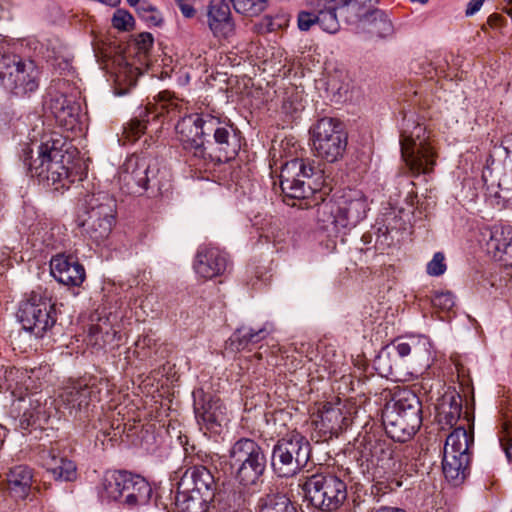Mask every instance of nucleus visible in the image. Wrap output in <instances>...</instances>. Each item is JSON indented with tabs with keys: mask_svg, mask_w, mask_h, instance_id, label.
Listing matches in <instances>:
<instances>
[{
	"mask_svg": "<svg viewBox=\"0 0 512 512\" xmlns=\"http://www.w3.org/2000/svg\"><path fill=\"white\" fill-rule=\"evenodd\" d=\"M43 369V374L39 378L33 377L31 380L22 381L19 386L22 388V394H16L17 400L12 404V416L19 418V426L21 429H28L33 425H41L46 422L50 416L47 408L48 399L40 389L44 381L43 378L47 374V367Z\"/></svg>",
	"mask_w": 512,
	"mask_h": 512,
	"instance_id": "nucleus-5",
	"label": "nucleus"
},
{
	"mask_svg": "<svg viewBox=\"0 0 512 512\" xmlns=\"http://www.w3.org/2000/svg\"><path fill=\"white\" fill-rule=\"evenodd\" d=\"M512 227H494L486 242L487 253L497 262H502L512 237Z\"/></svg>",
	"mask_w": 512,
	"mask_h": 512,
	"instance_id": "nucleus-29",
	"label": "nucleus"
},
{
	"mask_svg": "<svg viewBox=\"0 0 512 512\" xmlns=\"http://www.w3.org/2000/svg\"><path fill=\"white\" fill-rule=\"evenodd\" d=\"M47 106L59 126L67 131H73L78 127L81 117V107L73 98L61 93H56L51 95Z\"/></svg>",
	"mask_w": 512,
	"mask_h": 512,
	"instance_id": "nucleus-19",
	"label": "nucleus"
},
{
	"mask_svg": "<svg viewBox=\"0 0 512 512\" xmlns=\"http://www.w3.org/2000/svg\"><path fill=\"white\" fill-rule=\"evenodd\" d=\"M345 420L339 406L325 404L313 419V423L321 433L334 434L343 428Z\"/></svg>",
	"mask_w": 512,
	"mask_h": 512,
	"instance_id": "nucleus-26",
	"label": "nucleus"
},
{
	"mask_svg": "<svg viewBox=\"0 0 512 512\" xmlns=\"http://www.w3.org/2000/svg\"><path fill=\"white\" fill-rule=\"evenodd\" d=\"M501 445L505 451L506 457L509 461H512V435L509 431L505 432V435L501 438Z\"/></svg>",
	"mask_w": 512,
	"mask_h": 512,
	"instance_id": "nucleus-48",
	"label": "nucleus"
},
{
	"mask_svg": "<svg viewBox=\"0 0 512 512\" xmlns=\"http://www.w3.org/2000/svg\"><path fill=\"white\" fill-rule=\"evenodd\" d=\"M432 306L441 311H450L455 306V296L449 291H437L431 299Z\"/></svg>",
	"mask_w": 512,
	"mask_h": 512,
	"instance_id": "nucleus-43",
	"label": "nucleus"
},
{
	"mask_svg": "<svg viewBox=\"0 0 512 512\" xmlns=\"http://www.w3.org/2000/svg\"><path fill=\"white\" fill-rule=\"evenodd\" d=\"M43 372L41 368L27 370L0 365V390L9 391L13 397L16 394L21 395L22 388L19 384L27 379L31 380L33 377L39 378Z\"/></svg>",
	"mask_w": 512,
	"mask_h": 512,
	"instance_id": "nucleus-24",
	"label": "nucleus"
},
{
	"mask_svg": "<svg viewBox=\"0 0 512 512\" xmlns=\"http://www.w3.org/2000/svg\"><path fill=\"white\" fill-rule=\"evenodd\" d=\"M210 31L217 38H228L234 32L229 5L223 2L210 4L207 11Z\"/></svg>",
	"mask_w": 512,
	"mask_h": 512,
	"instance_id": "nucleus-23",
	"label": "nucleus"
},
{
	"mask_svg": "<svg viewBox=\"0 0 512 512\" xmlns=\"http://www.w3.org/2000/svg\"><path fill=\"white\" fill-rule=\"evenodd\" d=\"M50 272L56 281L66 286H80L85 280L84 267L72 256L58 254L50 261Z\"/></svg>",
	"mask_w": 512,
	"mask_h": 512,
	"instance_id": "nucleus-21",
	"label": "nucleus"
},
{
	"mask_svg": "<svg viewBox=\"0 0 512 512\" xmlns=\"http://www.w3.org/2000/svg\"><path fill=\"white\" fill-rule=\"evenodd\" d=\"M234 9L246 16H256L266 7V0H230Z\"/></svg>",
	"mask_w": 512,
	"mask_h": 512,
	"instance_id": "nucleus-40",
	"label": "nucleus"
},
{
	"mask_svg": "<svg viewBox=\"0 0 512 512\" xmlns=\"http://www.w3.org/2000/svg\"><path fill=\"white\" fill-rule=\"evenodd\" d=\"M68 143L64 136L53 132L45 135L37 148V157L30 163V170L34 176L47 185L66 187L69 180V168L66 165Z\"/></svg>",
	"mask_w": 512,
	"mask_h": 512,
	"instance_id": "nucleus-2",
	"label": "nucleus"
},
{
	"mask_svg": "<svg viewBox=\"0 0 512 512\" xmlns=\"http://www.w3.org/2000/svg\"><path fill=\"white\" fill-rule=\"evenodd\" d=\"M22 58L17 55H2L0 57V85L15 93Z\"/></svg>",
	"mask_w": 512,
	"mask_h": 512,
	"instance_id": "nucleus-32",
	"label": "nucleus"
},
{
	"mask_svg": "<svg viewBox=\"0 0 512 512\" xmlns=\"http://www.w3.org/2000/svg\"><path fill=\"white\" fill-rule=\"evenodd\" d=\"M487 191L490 196L512 204V169L496 174L494 179L487 184Z\"/></svg>",
	"mask_w": 512,
	"mask_h": 512,
	"instance_id": "nucleus-37",
	"label": "nucleus"
},
{
	"mask_svg": "<svg viewBox=\"0 0 512 512\" xmlns=\"http://www.w3.org/2000/svg\"><path fill=\"white\" fill-rule=\"evenodd\" d=\"M123 502L128 506L146 504L152 494L149 483L141 476L127 473Z\"/></svg>",
	"mask_w": 512,
	"mask_h": 512,
	"instance_id": "nucleus-25",
	"label": "nucleus"
},
{
	"mask_svg": "<svg viewBox=\"0 0 512 512\" xmlns=\"http://www.w3.org/2000/svg\"><path fill=\"white\" fill-rule=\"evenodd\" d=\"M483 3H484V0H470L467 4L465 14L467 16L474 15L481 9Z\"/></svg>",
	"mask_w": 512,
	"mask_h": 512,
	"instance_id": "nucleus-50",
	"label": "nucleus"
},
{
	"mask_svg": "<svg viewBox=\"0 0 512 512\" xmlns=\"http://www.w3.org/2000/svg\"><path fill=\"white\" fill-rule=\"evenodd\" d=\"M383 425L390 438L410 440L422 424V404L412 391L403 390L387 403L382 413Z\"/></svg>",
	"mask_w": 512,
	"mask_h": 512,
	"instance_id": "nucleus-3",
	"label": "nucleus"
},
{
	"mask_svg": "<svg viewBox=\"0 0 512 512\" xmlns=\"http://www.w3.org/2000/svg\"><path fill=\"white\" fill-rule=\"evenodd\" d=\"M347 0H306L307 10L298 13V28L308 31L313 25L330 34L340 30L338 11Z\"/></svg>",
	"mask_w": 512,
	"mask_h": 512,
	"instance_id": "nucleus-12",
	"label": "nucleus"
},
{
	"mask_svg": "<svg viewBox=\"0 0 512 512\" xmlns=\"http://www.w3.org/2000/svg\"><path fill=\"white\" fill-rule=\"evenodd\" d=\"M273 332V326L266 323L263 327L254 330L242 327L232 336V342L237 343V349H244L249 344H255Z\"/></svg>",
	"mask_w": 512,
	"mask_h": 512,
	"instance_id": "nucleus-38",
	"label": "nucleus"
},
{
	"mask_svg": "<svg viewBox=\"0 0 512 512\" xmlns=\"http://www.w3.org/2000/svg\"><path fill=\"white\" fill-rule=\"evenodd\" d=\"M460 412H461V404H460V402H456L455 399L453 398V402L451 403V411H450L451 418L452 419L458 418L460 415Z\"/></svg>",
	"mask_w": 512,
	"mask_h": 512,
	"instance_id": "nucleus-53",
	"label": "nucleus"
},
{
	"mask_svg": "<svg viewBox=\"0 0 512 512\" xmlns=\"http://www.w3.org/2000/svg\"><path fill=\"white\" fill-rule=\"evenodd\" d=\"M427 341L424 338H410L408 341H400L395 344V349L400 357H406L412 352L418 354L421 347L425 348Z\"/></svg>",
	"mask_w": 512,
	"mask_h": 512,
	"instance_id": "nucleus-41",
	"label": "nucleus"
},
{
	"mask_svg": "<svg viewBox=\"0 0 512 512\" xmlns=\"http://www.w3.org/2000/svg\"><path fill=\"white\" fill-rule=\"evenodd\" d=\"M112 24L118 30L127 31L133 27L134 18L128 11L118 9L113 15Z\"/></svg>",
	"mask_w": 512,
	"mask_h": 512,
	"instance_id": "nucleus-44",
	"label": "nucleus"
},
{
	"mask_svg": "<svg viewBox=\"0 0 512 512\" xmlns=\"http://www.w3.org/2000/svg\"><path fill=\"white\" fill-rule=\"evenodd\" d=\"M136 84L135 80H130V86H134Z\"/></svg>",
	"mask_w": 512,
	"mask_h": 512,
	"instance_id": "nucleus-59",
	"label": "nucleus"
},
{
	"mask_svg": "<svg viewBox=\"0 0 512 512\" xmlns=\"http://www.w3.org/2000/svg\"><path fill=\"white\" fill-rule=\"evenodd\" d=\"M473 443V433L468 432L463 427H458L446 438L444 452L460 456H470L469 449Z\"/></svg>",
	"mask_w": 512,
	"mask_h": 512,
	"instance_id": "nucleus-35",
	"label": "nucleus"
},
{
	"mask_svg": "<svg viewBox=\"0 0 512 512\" xmlns=\"http://www.w3.org/2000/svg\"><path fill=\"white\" fill-rule=\"evenodd\" d=\"M210 114H193L183 117L176 125V133L183 148L195 158L205 159L204 137L207 135L206 122Z\"/></svg>",
	"mask_w": 512,
	"mask_h": 512,
	"instance_id": "nucleus-15",
	"label": "nucleus"
},
{
	"mask_svg": "<svg viewBox=\"0 0 512 512\" xmlns=\"http://www.w3.org/2000/svg\"><path fill=\"white\" fill-rule=\"evenodd\" d=\"M144 0H127L128 4L131 7H134L135 10L140 6L141 3H143Z\"/></svg>",
	"mask_w": 512,
	"mask_h": 512,
	"instance_id": "nucleus-55",
	"label": "nucleus"
},
{
	"mask_svg": "<svg viewBox=\"0 0 512 512\" xmlns=\"http://www.w3.org/2000/svg\"><path fill=\"white\" fill-rule=\"evenodd\" d=\"M154 176L150 160L137 155L127 157L118 172L121 189L129 194H142Z\"/></svg>",
	"mask_w": 512,
	"mask_h": 512,
	"instance_id": "nucleus-14",
	"label": "nucleus"
},
{
	"mask_svg": "<svg viewBox=\"0 0 512 512\" xmlns=\"http://www.w3.org/2000/svg\"><path fill=\"white\" fill-rule=\"evenodd\" d=\"M126 471L106 472L102 479L101 496L110 500H122L127 481Z\"/></svg>",
	"mask_w": 512,
	"mask_h": 512,
	"instance_id": "nucleus-34",
	"label": "nucleus"
},
{
	"mask_svg": "<svg viewBox=\"0 0 512 512\" xmlns=\"http://www.w3.org/2000/svg\"><path fill=\"white\" fill-rule=\"evenodd\" d=\"M39 71L32 60L22 59L15 89L16 96H24L28 93L34 92L38 88Z\"/></svg>",
	"mask_w": 512,
	"mask_h": 512,
	"instance_id": "nucleus-33",
	"label": "nucleus"
},
{
	"mask_svg": "<svg viewBox=\"0 0 512 512\" xmlns=\"http://www.w3.org/2000/svg\"><path fill=\"white\" fill-rule=\"evenodd\" d=\"M358 33L384 38L393 33V25L383 11L372 8L366 18L362 19Z\"/></svg>",
	"mask_w": 512,
	"mask_h": 512,
	"instance_id": "nucleus-27",
	"label": "nucleus"
},
{
	"mask_svg": "<svg viewBox=\"0 0 512 512\" xmlns=\"http://www.w3.org/2000/svg\"><path fill=\"white\" fill-rule=\"evenodd\" d=\"M207 135L213 134L214 144L218 151L219 161H230L238 154L241 144L233 126L219 117L209 115L205 123Z\"/></svg>",
	"mask_w": 512,
	"mask_h": 512,
	"instance_id": "nucleus-16",
	"label": "nucleus"
},
{
	"mask_svg": "<svg viewBox=\"0 0 512 512\" xmlns=\"http://www.w3.org/2000/svg\"><path fill=\"white\" fill-rule=\"evenodd\" d=\"M259 512H297L291 500L281 493L270 494L260 500Z\"/></svg>",
	"mask_w": 512,
	"mask_h": 512,
	"instance_id": "nucleus-39",
	"label": "nucleus"
},
{
	"mask_svg": "<svg viewBox=\"0 0 512 512\" xmlns=\"http://www.w3.org/2000/svg\"><path fill=\"white\" fill-rule=\"evenodd\" d=\"M41 464L50 472L55 480L73 481L77 477L76 465L73 461L60 456L55 448L43 449L40 452Z\"/></svg>",
	"mask_w": 512,
	"mask_h": 512,
	"instance_id": "nucleus-22",
	"label": "nucleus"
},
{
	"mask_svg": "<svg viewBox=\"0 0 512 512\" xmlns=\"http://www.w3.org/2000/svg\"><path fill=\"white\" fill-rule=\"evenodd\" d=\"M178 485L179 489L191 491L210 502L215 499L216 482L212 473L205 466L189 467L180 478Z\"/></svg>",
	"mask_w": 512,
	"mask_h": 512,
	"instance_id": "nucleus-18",
	"label": "nucleus"
},
{
	"mask_svg": "<svg viewBox=\"0 0 512 512\" xmlns=\"http://www.w3.org/2000/svg\"><path fill=\"white\" fill-rule=\"evenodd\" d=\"M505 1H506L505 10H506L507 14L510 15L512 18V0H505Z\"/></svg>",
	"mask_w": 512,
	"mask_h": 512,
	"instance_id": "nucleus-56",
	"label": "nucleus"
},
{
	"mask_svg": "<svg viewBox=\"0 0 512 512\" xmlns=\"http://www.w3.org/2000/svg\"><path fill=\"white\" fill-rule=\"evenodd\" d=\"M228 265L227 254L217 247H200L194 262L196 274L204 279L222 275Z\"/></svg>",
	"mask_w": 512,
	"mask_h": 512,
	"instance_id": "nucleus-20",
	"label": "nucleus"
},
{
	"mask_svg": "<svg viewBox=\"0 0 512 512\" xmlns=\"http://www.w3.org/2000/svg\"><path fill=\"white\" fill-rule=\"evenodd\" d=\"M145 129L146 124L144 120L132 119L128 127L125 128V133L127 138L135 140L145 132Z\"/></svg>",
	"mask_w": 512,
	"mask_h": 512,
	"instance_id": "nucleus-46",
	"label": "nucleus"
},
{
	"mask_svg": "<svg viewBox=\"0 0 512 512\" xmlns=\"http://www.w3.org/2000/svg\"><path fill=\"white\" fill-rule=\"evenodd\" d=\"M32 471L25 465H18L10 469L8 474V485L10 492L16 498L24 499L32 484Z\"/></svg>",
	"mask_w": 512,
	"mask_h": 512,
	"instance_id": "nucleus-31",
	"label": "nucleus"
},
{
	"mask_svg": "<svg viewBox=\"0 0 512 512\" xmlns=\"http://www.w3.org/2000/svg\"><path fill=\"white\" fill-rule=\"evenodd\" d=\"M442 469L445 478L454 485L465 479L470 462V456H460L453 453H443Z\"/></svg>",
	"mask_w": 512,
	"mask_h": 512,
	"instance_id": "nucleus-28",
	"label": "nucleus"
},
{
	"mask_svg": "<svg viewBox=\"0 0 512 512\" xmlns=\"http://www.w3.org/2000/svg\"><path fill=\"white\" fill-rule=\"evenodd\" d=\"M85 217L82 219L84 232L96 243L110 235L115 221V200L106 192L87 195L84 200Z\"/></svg>",
	"mask_w": 512,
	"mask_h": 512,
	"instance_id": "nucleus-7",
	"label": "nucleus"
},
{
	"mask_svg": "<svg viewBox=\"0 0 512 512\" xmlns=\"http://www.w3.org/2000/svg\"><path fill=\"white\" fill-rule=\"evenodd\" d=\"M280 187L289 198L305 201L301 208L317 206V221L329 232L345 233L366 216L367 200L361 192H350L337 204L326 202L331 191L330 178L321 164L310 159L294 158L281 167Z\"/></svg>",
	"mask_w": 512,
	"mask_h": 512,
	"instance_id": "nucleus-1",
	"label": "nucleus"
},
{
	"mask_svg": "<svg viewBox=\"0 0 512 512\" xmlns=\"http://www.w3.org/2000/svg\"><path fill=\"white\" fill-rule=\"evenodd\" d=\"M285 22V19L283 18H275L272 17H264L261 21V28L264 29L267 32L275 31L282 27L283 23Z\"/></svg>",
	"mask_w": 512,
	"mask_h": 512,
	"instance_id": "nucleus-47",
	"label": "nucleus"
},
{
	"mask_svg": "<svg viewBox=\"0 0 512 512\" xmlns=\"http://www.w3.org/2000/svg\"><path fill=\"white\" fill-rule=\"evenodd\" d=\"M176 2L178 3V6L182 12V14L186 17V18H191L194 16L195 14V9L184 2V0H176Z\"/></svg>",
	"mask_w": 512,
	"mask_h": 512,
	"instance_id": "nucleus-51",
	"label": "nucleus"
},
{
	"mask_svg": "<svg viewBox=\"0 0 512 512\" xmlns=\"http://www.w3.org/2000/svg\"><path fill=\"white\" fill-rule=\"evenodd\" d=\"M305 498L322 511L338 509L347 497L346 484L333 474L316 473L301 484Z\"/></svg>",
	"mask_w": 512,
	"mask_h": 512,
	"instance_id": "nucleus-9",
	"label": "nucleus"
},
{
	"mask_svg": "<svg viewBox=\"0 0 512 512\" xmlns=\"http://www.w3.org/2000/svg\"><path fill=\"white\" fill-rule=\"evenodd\" d=\"M413 2H419L421 4H425L428 2V0H412Z\"/></svg>",
	"mask_w": 512,
	"mask_h": 512,
	"instance_id": "nucleus-58",
	"label": "nucleus"
},
{
	"mask_svg": "<svg viewBox=\"0 0 512 512\" xmlns=\"http://www.w3.org/2000/svg\"><path fill=\"white\" fill-rule=\"evenodd\" d=\"M312 145L318 157L333 163L340 159L347 146L341 123L334 118H321L311 129Z\"/></svg>",
	"mask_w": 512,
	"mask_h": 512,
	"instance_id": "nucleus-10",
	"label": "nucleus"
},
{
	"mask_svg": "<svg viewBox=\"0 0 512 512\" xmlns=\"http://www.w3.org/2000/svg\"><path fill=\"white\" fill-rule=\"evenodd\" d=\"M211 502L191 491H185L177 487L174 497V512H207Z\"/></svg>",
	"mask_w": 512,
	"mask_h": 512,
	"instance_id": "nucleus-36",
	"label": "nucleus"
},
{
	"mask_svg": "<svg viewBox=\"0 0 512 512\" xmlns=\"http://www.w3.org/2000/svg\"><path fill=\"white\" fill-rule=\"evenodd\" d=\"M310 452V443L302 434H288L279 439L273 448V470L280 477H292L306 466Z\"/></svg>",
	"mask_w": 512,
	"mask_h": 512,
	"instance_id": "nucleus-8",
	"label": "nucleus"
},
{
	"mask_svg": "<svg viewBox=\"0 0 512 512\" xmlns=\"http://www.w3.org/2000/svg\"><path fill=\"white\" fill-rule=\"evenodd\" d=\"M138 15L146 22L152 25H160L162 22L161 14L159 11L148 1H143L140 6L136 9Z\"/></svg>",
	"mask_w": 512,
	"mask_h": 512,
	"instance_id": "nucleus-42",
	"label": "nucleus"
},
{
	"mask_svg": "<svg viewBox=\"0 0 512 512\" xmlns=\"http://www.w3.org/2000/svg\"><path fill=\"white\" fill-rule=\"evenodd\" d=\"M18 318L25 330L36 337H43L56 323L54 304L47 296L33 291L21 303Z\"/></svg>",
	"mask_w": 512,
	"mask_h": 512,
	"instance_id": "nucleus-11",
	"label": "nucleus"
},
{
	"mask_svg": "<svg viewBox=\"0 0 512 512\" xmlns=\"http://www.w3.org/2000/svg\"><path fill=\"white\" fill-rule=\"evenodd\" d=\"M141 50H148L153 45V36L150 33H141L137 41Z\"/></svg>",
	"mask_w": 512,
	"mask_h": 512,
	"instance_id": "nucleus-49",
	"label": "nucleus"
},
{
	"mask_svg": "<svg viewBox=\"0 0 512 512\" xmlns=\"http://www.w3.org/2000/svg\"><path fill=\"white\" fill-rule=\"evenodd\" d=\"M126 92H127L126 90H123L121 88H117V90H116L117 95H124Z\"/></svg>",
	"mask_w": 512,
	"mask_h": 512,
	"instance_id": "nucleus-57",
	"label": "nucleus"
},
{
	"mask_svg": "<svg viewBox=\"0 0 512 512\" xmlns=\"http://www.w3.org/2000/svg\"><path fill=\"white\" fill-rule=\"evenodd\" d=\"M194 412L201 430L217 433L219 428L229 421L221 400L209 395L194 400Z\"/></svg>",
	"mask_w": 512,
	"mask_h": 512,
	"instance_id": "nucleus-17",
	"label": "nucleus"
},
{
	"mask_svg": "<svg viewBox=\"0 0 512 512\" xmlns=\"http://www.w3.org/2000/svg\"><path fill=\"white\" fill-rule=\"evenodd\" d=\"M229 465L237 481L250 486L263 475L266 457L262 447L253 439L241 438L229 450Z\"/></svg>",
	"mask_w": 512,
	"mask_h": 512,
	"instance_id": "nucleus-6",
	"label": "nucleus"
},
{
	"mask_svg": "<svg viewBox=\"0 0 512 512\" xmlns=\"http://www.w3.org/2000/svg\"><path fill=\"white\" fill-rule=\"evenodd\" d=\"M372 512H405L403 509L396 507H380L379 509Z\"/></svg>",
	"mask_w": 512,
	"mask_h": 512,
	"instance_id": "nucleus-54",
	"label": "nucleus"
},
{
	"mask_svg": "<svg viewBox=\"0 0 512 512\" xmlns=\"http://www.w3.org/2000/svg\"><path fill=\"white\" fill-rule=\"evenodd\" d=\"M106 383L91 379L89 382L79 381L66 386L59 394V404L68 410L70 415L86 411L90 405L99 402L101 391Z\"/></svg>",
	"mask_w": 512,
	"mask_h": 512,
	"instance_id": "nucleus-13",
	"label": "nucleus"
},
{
	"mask_svg": "<svg viewBox=\"0 0 512 512\" xmlns=\"http://www.w3.org/2000/svg\"><path fill=\"white\" fill-rule=\"evenodd\" d=\"M376 2L377 0H347L339 9L338 15L340 14L347 24L355 25L358 32L362 19L371 12Z\"/></svg>",
	"mask_w": 512,
	"mask_h": 512,
	"instance_id": "nucleus-30",
	"label": "nucleus"
},
{
	"mask_svg": "<svg viewBox=\"0 0 512 512\" xmlns=\"http://www.w3.org/2000/svg\"><path fill=\"white\" fill-rule=\"evenodd\" d=\"M160 97H161L162 102L167 103V104H162V109H166L167 112H170L173 109V107L176 106L174 104V102L169 98L167 93L161 94Z\"/></svg>",
	"mask_w": 512,
	"mask_h": 512,
	"instance_id": "nucleus-52",
	"label": "nucleus"
},
{
	"mask_svg": "<svg viewBox=\"0 0 512 512\" xmlns=\"http://www.w3.org/2000/svg\"><path fill=\"white\" fill-rule=\"evenodd\" d=\"M402 158L414 174L430 173L436 164L434 148L426 128L414 114L404 115L400 132Z\"/></svg>",
	"mask_w": 512,
	"mask_h": 512,
	"instance_id": "nucleus-4",
	"label": "nucleus"
},
{
	"mask_svg": "<svg viewBox=\"0 0 512 512\" xmlns=\"http://www.w3.org/2000/svg\"><path fill=\"white\" fill-rule=\"evenodd\" d=\"M446 269L445 256L441 252L435 253L426 266L427 274L434 277L444 274Z\"/></svg>",
	"mask_w": 512,
	"mask_h": 512,
	"instance_id": "nucleus-45",
	"label": "nucleus"
}]
</instances>
